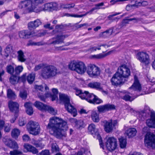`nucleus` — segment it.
<instances>
[{"mask_svg": "<svg viewBox=\"0 0 155 155\" xmlns=\"http://www.w3.org/2000/svg\"><path fill=\"white\" fill-rule=\"evenodd\" d=\"M51 134L58 138H61L64 135V131L67 130V122L61 118L54 116L50 118L47 127Z\"/></svg>", "mask_w": 155, "mask_h": 155, "instance_id": "1", "label": "nucleus"}, {"mask_svg": "<svg viewBox=\"0 0 155 155\" xmlns=\"http://www.w3.org/2000/svg\"><path fill=\"white\" fill-rule=\"evenodd\" d=\"M130 71L129 68L125 65L119 66L117 71L111 79L112 84L117 85L124 83L125 79L127 78L130 75Z\"/></svg>", "mask_w": 155, "mask_h": 155, "instance_id": "2", "label": "nucleus"}, {"mask_svg": "<svg viewBox=\"0 0 155 155\" xmlns=\"http://www.w3.org/2000/svg\"><path fill=\"white\" fill-rule=\"evenodd\" d=\"M43 2V0H26L21 1L20 4L22 8L28 6V8L29 11L38 13L40 12L39 10L41 7L40 5Z\"/></svg>", "mask_w": 155, "mask_h": 155, "instance_id": "3", "label": "nucleus"}, {"mask_svg": "<svg viewBox=\"0 0 155 155\" xmlns=\"http://www.w3.org/2000/svg\"><path fill=\"white\" fill-rule=\"evenodd\" d=\"M68 68L71 70L81 74H84L86 71L85 64L81 61H71L68 64Z\"/></svg>", "mask_w": 155, "mask_h": 155, "instance_id": "4", "label": "nucleus"}, {"mask_svg": "<svg viewBox=\"0 0 155 155\" xmlns=\"http://www.w3.org/2000/svg\"><path fill=\"white\" fill-rule=\"evenodd\" d=\"M57 73L56 67L53 65H48L45 67L42 70L41 75L45 78H48L55 76Z\"/></svg>", "mask_w": 155, "mask_h": 155, "instance_id": "5", "label": "nucleus"}, {"mask_svg": "<svg viewBox=\"0 0 155 155\" xmlns=\"http://www.w3.org/2000/svg\"><path fill=\"white\" fill-rule=\"evenodd\" d=\"M35 87L38 92V95L41 100L44 101L46 98L51 96V94L49 93V88L46 85H45V88L41 85H36Z\"/></svg>", "mask_w": 155, "mask_h": 155, "instance_id": "6", "label": "nucleus"}, {"mask_svg": "<svg viewBox=\"0 0 155 155\" xmlns=\"http://www.w3.org/2000/svg\"><path fill=\"white\" fill-rule=\"evenodd\" d=\"M26 126L27 130L30 134L36 135L39 134L41 129L38 122L31 120L28 123Z\"/></svg>", "mask_w": 155, "mask_h": 155, "instance_id": "7", "label": "nucleus"}, {"mask_svg": "<svg viewBox=\"0 0 155 155\" xmlns=\"http://www.w3.org/2000/svg\"><path fill=\"white\" fill-rule=\"evenodd\" d=\"M86 71L89 77L92 78H96L100 74L99 68L93 64H89L88 65Z\"/></svg>", "mask_w": 155, "mask_h": 155, "instance_id": "8", "label": "nucleus"}, {"mask_svg": "<svg viewBox=\"0 0 155 155\" xmlns=\"http://www.w3.org/2000/svg\"><path fill=\"white\" fill-rule=\"evenodd\" d=\"M144 144L148 148H155V135L151 132H147L145 136Z\"/></svg>", "mask_w": 155, "mask_h": 155, "instance_id": "9", "label": "nucleus"}, {"mask_svg": "<svg viewBox=\"0 0 155 155\" xmlns=\"http://www.w3.org/2000/svg\"><path fill=\"white\" fill-rule=\"evenodd\" d=\"M105 145L107 149L109 151L115 150L117 146V140L113 137H108L106 138Z\"/></svg>", "mask_w": 155, "mask_h": 155, "instance_id": "10", "label": "nucleus"}, {"mask_svg": "<svg viewBox=\"0 0 155 155\" xmlns=\"http://www.w3.org/2000/svg\"><path fill=\"white\" fill-rule=\"evenodd\" d=\"M136 56L137 59L141 63L145 65H147L150 63L149 56L146 52L139 51L137 54Z\"/></svg>", "mask_w": 155, "mask_h": 155, "instance_id": "11", "label": "nucleus"}, {"mask_svg": "<svg viewBox=\"0 0 155 155\" xmlns=\"http://www.w3.org/2000/svg\"><path fill=\"white\" fill-rule=\"evenodd\" d=\"M103 123L104 124V130L107 133H110L112 131L114 127L116 126L117 124V122L116 120H110L108 121L104 120L103 121Z\"/></svg>", "mask_w": 155, "mask_h": 155, "instance_id": "12", "label": "nucleus"}, {"mask_svg": "<svg viewBox=\"0 0 155 155\" xmlns=\"http://www.w3.org/2000/svg\"><path fill=\"white\" fill-rule=\"evenodd\" d=\"M59 100L61 102L64 104L65 109H68L69 111H71L69 109V107H72V106L70 104V98L66 95L63 94H59Z\"/></svg>", "mask_w": 155, "mask_h": 155, "instance_id": "13", "label": "nucleus"}, {"mask_svg": "<svg viewBox=\"0 0 155 155\" xmlns=\"http://www.w3.org/2000/svg\"><path fill=\"white\" fill-rule=\"evenodd\" d=\"M115 107L113 104H109L99 106L97 107L98 111L100 113H104L106 111L114 109Z\"/></svg>", "mask_w": 155, "mask_h": 155, "instance_id": "14", "label": "nucleus"}, {"mask_svg": "<svg viewBox=\"0 0 155 155\" xmlns=\"http://www.w3.org/2000/svg\"><path fill=\"white\" fill-rule=\"evenodd\" d=\"M57 3L55 2L47 3L42 5L41 8L39 9V10L40 11V12L45 10L51 11L57 8Z\"/></svg>", "mask_w": 155, "mask_h": 155, "instance_id": "15", "label": "nucleus"}, {"mask_svg": "<svg viewBox=\"0 0 155 155\" xmlns=\"http://www.w3.org/2000/svg\"><path fill=\"white\" fill-rule=\"evenodd\" d=\"M20 37L23 38H28L31 37L38 35L36 31L34 30L31 31L23 30L21 32Z\"/></svg>", "mask_w": 155, "mask_h": 155, "instance_id": "16", "label": "nucleus"}, {"mask_svg": "<svg viewBox=\"0 0 155 155\" xmlns=\"http://www.w3.org/2000/svg\"><path fill=\"white\" fill-rule=\"evenodd\" d=\"M134 81L132 86L129 87L130 89H133L134 91H140L141 89V85L136 75L134 76Z\"/></svg>", "mask_w": 155, "mask_h": 155, "instance_id": "17", "label": "nucleus"}, {"mask_svg": "<svg viewBox=\"0 0 155 155\" xmlns=\"http://www.w3.org/2000/svg\"><path fill=\"white\" fill-rule=\"evenodd\" d=\"M70 121L74 124V127L77 129H81L85 126L83 121L82 120L77 121L76 119L72 118L70 119Z\"/></svg>", "mask_w": 155, "mask_h": 155, "instance_id": "18", "label": "nucleus"}, {"mask_svg": "<svg viewBox=\"0 0 155 155\" xmlns=\"http://www.w3.org/2000/svg\"><path fill=\"white\" fill-rule=\"evenodd\" d=\"M41 22L39 19L30 22L28 24V27L29 30L35 29L41 24Z\"/></svg>", "mask_w": 155, "mask_h": 155, "instance_id": "19", "label": "nucleus"}, {"mask_svg": "<svg viewBox=\"0 0 155 155\" xmlns=\"http://www.w3.org/2000/svg\"><path fill=\"white\" fill-rule=\"evenodd\" d=\"M8 107L12 112L16 113L18 111L19 105L16 102L10 101L8 102Z\"/></svg>", "mask_w": 155, "mask_h": 155, "instance_id": "20", "label": "nucleus"}, {"mask_svg": "<svg viewBox=\"0 0 155 155\" xmlns=\"http://www.w3.org/2000/svg\"><path fill=\"white\" fill-rule=\"evenodd\" d=\"M7 71L9 74L12 75H15L19 73V66L15 67L14 70V68L11 65L7 67Z\"/></svg>", "mask_w": 155, "mask_h": 155, "instance_id": "21", "label": "nucleus"}, {"mask_svg": "<svg viewBox=\"0 0 155 155\" xmlns=\"http://www.w3.org/2000/svg\"><path fill=\"white\" fill-rule=\"evenodd\" d=\"M65 37L62 35L58 36L55 38H54L50 40V44L55 45L62 42Z\"/></svg>", "mask_w": 155, "mask_h": 155, "instance_id": "22", "label": "nucleus"}, {"mask_svg": "<svg viewBox=\"0 0 155 155\" xmlns=\"http://www.w3.org/2000/svg\"><path fill=\"white\" fill-rule=\"evenodd\" d=\"M5 144L8 147L13 149H18V146L16 141L10 139H8L5 142Z\"/></svg>", "mask_w": 155, "mask_h": 155, "instance_id": "23", "label": "nucleus"}, {"mask_svg": "<svg viewBox=\"0 0 155 155\" xmlns=\"http://www.w3.org/2000/svg\"><path fill=\"white\" fill-rule=\"evenodd\" d=\"M146 123L149 127L155 128V113H151L150 119L147 120Z\"/></svg>", "mask_w": 155, "mask_h": 155, "instance_id": "24", "label": "nucleus"}, {"mask_svg": "<svg viewBox=\"0 0 155 155\" xmlns=\"http://www.w3.org/2000/svg\"><path fill=\"white\" fill-rule=\"evenodd\" d=\"M137 132V131L134 128H130L126 130L125 134L128 138L132 137L135 136Z\"/></svg>", "mask_w": 155, "mask_h": 155, "instance_id": "25", "label": "nucleus"}, {"mask_svg": "<svg viewBox=\"0 0 155 155\" xmlns=\"http://www.w3.org/2000/svg\"><path fill=\"white\" fill-rule=\"evenodd\" d=\"M91 103L99 104L103 102L102 101L93 94L90 97V99H88Z\"/></svg>", "mask_w": 155, "mask_h": 155, "instance_id": "26", "label": "nucleus"}, {"mask_svg": "<svg viewBox=\"0 0 155 155\" xmlns=\"http://www.w3.org/2000/svg\"><path fill=\"white\" fill-rule=\"evenodd\" d=\"M24 149L28 151L32 152L33 154H37L38 150L35 147L28 144H25L24 145Z\"/></svg>", "mask_w": 155, "mask_h": 155, "instance_id": "27", "label": "nucleus"}, {"mask_svg": "<svg viewBox=\"0 0 155 155\" xmlns=\"http://www.w3.org/2000/svg\"><path fill=\"white\" fill-rule=\"evenodd\" d=\"M106 47H108L106 45H99L97 47L91 46L87 50V51L89 52H92L96 51L97 50L104 49V48H105Z\"/></svg>", "mask_w": 155, "mask_h": 155, "instance_id": "28", "label": "nucleus"}, {"mask_svg": "<svg viewBox=\"0 0 155 155\" xmlns=\"http://www.w3.org/2000/svg\"><path fill=\"white\" fill-rule=\"evenodd\" d=\"M92 120L95 122H98L100 120L99 114L95 111H92L91 113Z\"/></svg>", "mask_w": 155, "mask_h": 155, "instance_id": "29", "label": "nucleus"}, {"mask_svg": "<svg viewBox=\"0 0 155 155\" xmlns=\"http://www.w3.org/2000/svg\"><path fill=\"white\" fill-rule=\"evenodd\" d=\"M19 79V73L15 75H12L10 79V82L12 84H17Z\"/></svg>", "mask_w": 155, "mask_h": 155, "instance_id": "30", "label": "nucleus"}, {"mask_svg": "<svg viewBox=\"0 0 155 155\" xmlns=\"http://www.w3.org/2000/svg\"><path fill=\"white\" fill-rule=\"evenodd\" d=\"M88 87L98 90H102V87L100 83L97 82H94L89 83L88 84Z\"/></svg>", "mask_w": 155, "mask_h": 155, "instance_id": "31", "label": "nucleus"}, {"mask_svg": "<svg viewBox=\"0 0 155 155\" xmlns=\"http://www.w3.org/2000/svg\"><path fill=\"white\" fill-rule=\"evenodd\" d=\"M92 94H90L87 91H85L84 92H82L81 94L80 97L82 99H85L89 102V101L88 99H90V97Z\"/></svg>", "mask_w": 155, "mask_h": 155, "instance_id": "32", "label": "nucleus"}, {"mask_svg": "<svg viewBox=\"0 0 155 155\" xmlns=\"http://www.w3.org/2000/svg\"><path fill=\"white\" fill-rule=\"evenodd\" d=\"M109 53H107L106 54L100 53L96 55H92L90 56V58L92 59H98L104 58L109 54Z\"/></svg>", "mask_w": 155, "mask_h": 155, "instance_id": "33", "label": "nucleus"}, {"mask_svg": "<svg viewBox=\"0 0 155 155\" xmlns=\"http://www.w3.org/2000/svg\"><path fill=\"white\" fill-rule=\"evenodd\" d=\"M34 105L38 109L43 110H45L46 105L38 101H36L34 104Z\"/></svg>", "mask_w": 155, "mask_h": 155, "instance_id": "34", "label": "nucleus"}, {"mask_svg": "<svg viewBox=\"0 0 155 155\" xmlns=\"http://www.w3.org/2000/svg\"><path fill=\"white\" fill-rule=\"evenodd\" d=\"M88 129V131L91 134H94L97 130L96 126L93 124H91L89 125Z\"/></svg>", "mask_w": 155, "mask_h": 155, "instance_id": "35", "label": "nucleus"}, {"mask_svg": "<svg viewBox=\"0 0 155 155\" xmlns=\"http://www.w3.org/2000/svg\"><path fill=\"white\" fill-rule=\"evenodd\" d=\"M120 147L121 148H124L126 147L127 142L126 139L121 137L119 139Z\"/></svg>", "mask_w": 155, "mask_h": 155, "instance_id": "36", "label": "nucleus"}, {"mask_svg": "<svg viewBox=\"0 0 155 155\" xmlns=\"http://www.w3.org/2000/svg\"><path fill=\"white\" fill-rule=\"evenodd\" d=\"M52 91L53 94L51 95V96L49 97H51V100L54 101L56 99H58V91L56 89L53 88Z\"/></svg>", "mask_w": 155, "mask_h": 155, "instance_id": "37", "label": "nucleus"}, {"mask_svg": "<svg viewBox=\"0 0 155 155\" xmlns=\"http://www.w3.org/2000/svg\"><path fill=\"white\" fill-rule=\"evenodd\" d=\"M45 108V110H47L51 114L53 115H55L56 114L57 110H54L52 107L46 105Z\"/></svg>", "mask_w": 155, "mask_h": 155, "instance_id": "38", "label": "nucleus"}, {"mask_svg": "<svg viewBox=\"0 0 155 155\" xmlns=\"http://www.w3.org/2000/svg\"><path fill=\"white\" fill-rule=\"evenodd\" d=\"M35 74H30L28 75L27 77L28 82L30 84H31L34 81L35 79Z\"/></svg>", "mask_w": 155, "mask_h": 155, "instance_id": "39", "label": "nucleus"}, {"mask_svg": "<svg viewBox=\"0 0 155 155\" xmlns=\"http://www.w3.org/2000/svg\"><path fill=\"white\" fill-rule=\"evenodd\" d=\"M19 134V131L18 129L15 128L12 131V136L13 138L16 139L18 138Z\"/></svg>", "mask_w": 155, "mask_h": 155, "instance_id": "40", "label": "nucleus"}, {"mask_svg": "<svg viewBox=\"0 0 155 155\" xmlns=\"http://www.w3.org/2000/svg\"><path fill=\"white\" fill-rule=\"evenodd\" d=\"M70 104L72 106V107H69L68 108L69 109H70L71 111H69L67 109H66L68 112L72 114L74 117H75L76 115L77 114L76 110L70 103Z\"/></svg>", "mask_w": 155, "mask_h": 155, "instance_id": "41", "label": "nucleus"}, {"mask_svg": "<svg viewBox=\"0 0 155 155\" xmlns=\"http://www.w3.org/2000/svg\"><path fill=\"white\" fill-rule=\"evenodd\" d=\"M7 96L8 98L11 99L15 98L16 96L15 93L11 89L8 90Z\"/></svg>", "mask_w": 155, "mask_h": 155, "instance_id": "42", "label": "nucleus"}, {"mask_svg": "<svg viewBox=\"0 0 155 155\" xmlns=\"http://www.w3.org/2000/svg\"><path fill=\"white\" fill-rule=\"evenodd\" d=\"M32 144L36 147H40L41 148H42L44 147V145L40 141L33 140L32 142Z\"/></svg>", "mask_w": 155, "mask_h": 155, "instance_id": "43", "label": "nucleus"}, {"mask_svg": "<svg viewBox=\"0 0 155 155\" xmlns=\"http://www.w3.org/2000/svg\"><path fill=\"white\" fill-rule=\"evenodd\" d=\"M45 44L43 42H35L31 41H29L27 44L28 45H38L40 46L43 45Z\"/></svg>", "mask_w": 155, "mask_h": 155, "instance_id": "44", "label": "nucleus"}, {"mask_svg": "<svg viewBox=\"0 0 155 155\" xmlns=\"http://www.w3.org/2000/svg\"><path fill=\"white\" fill-rule=\"evenodd\" d=\"M5 50L7 54L5 56L7 57L12 52V48L10 45L8 46Z\"/></svg>", "mask_w": 155, "mask_h": 155, "instance_id": "45", "label": "nucleus"}, {"mask_svg": "<svg viewBox=\"0 0 155 155\" xmlns=\"http://www.w3.org/2000/svg\"><path fill=\"white\" fill-rule=\"evenodd\" d=\"M25 107L27 109L26 113L29 115L32 114L33 112V111L32 107L29 106V107L27 106V105L26 104L25 105Z\"/></svg>", "mask_w": 155, "mask_h": 155, "instance_id": "46", "label": "nucleus"}, {"mask_svg": "<svg viewBox=\"0 0 155 155\" xmlns=\"http://www.w3.org/2000/svg\"><path fill=\"white\" fill-rule=\"evenodd\" d=\"M103 34L104 36H109L111 35H113L112 32L111 31V29H109L108 30H107L105 31L103 33Z\"/></svg>", "mask_w": 155, "mask_h": 155, "instance_id": "47", "label": "nucleus"}, {"mask_svg": "<svg viewBox=\"0 0 155 155\" xmlns=\"http://www.w3.org/2000/svg\"><path fill=\"white\" fill-rule=\"evenodd\" d=\"M26 58L24 54V53L21 50H20V61L24 62L26 60Z\"/></svg>", "mask_w": 155, "mask_h": 155, "instance_id": "48", "label": "nucleus"}, {"mask_svg": "<svg viewBox=\"0 0 155 155\" xmlns=\"http://www.w3.org/2000/svg\"><path fill=\"white\" fill-rule=\"evenodd\" d=\"M123 99L126 101H132L134 100V99L127 94H126L123 97Z\"/></svg>", "mask_w": 155, "mask_h": 155, "instance_id": "49", "label": "nucleus"}, {"mask_svg": "<svg viewBox=\"0 0 155 155\" xmlns=\"http://www.w3.org/2000/svg\"><path fill=\"white\" fill-rule=\"evenodd\" d=\"M27 94L26 91H24L23 92H21L20 94V97L23 99H25L27 97Z\"/></svg>", "mask_w": 155, "mask_h": 155, "instance_id": "50", "label": "nucleus"}, {"mask_svg": "<svg viewBox=\"0 0 155 155\" xmlns=\"http://www.w3.org/2000/svg\"><path fill=\"white\" fill-rule=\"evenodd\" d=\"M75 6V5L74 3H72L70 4H68L65 5L63 7L64 8L66 9H70L71 8H73Z\"/></svg>", "mask_w": 155, "mask_h": 155, "instance_id": "51", "label": "nucleus"}, {"mask_svg": "<svg viewBox=\"0 0 155 155\" xmlns=\"http://www.w3.org/2000/svg\"><path fill=\"white\" fill-rule=\"evenodd\" d=\"M111 29L113 35H115L119 32V29L118 28H114Z\"/></svg>", "mask_w": 155, "mask_h": 155, "instance_id": "52", "label": "nucleus"}, {"mask_svg": "<svg viewBox=\"0 0 155 155\" xmlns=\"http://www.w3.org/2000/svg\"><path fill=\"white\" fill-rule=\"evenodd\" d=\"M94 10H95V9L94 8H93L90 11L86 12V13L85 14H83V15H80L78 16V17H80H80H82L84 16H85L88 14L89 13L90 14H91L92 13V12Z\"/></svg>", "mask_w": 155, "mask_h": 155, "instance_id": "53", "label": "nucleus"}, {"mask_svg": "<svg viewBox=\"0 0 155 155\" xmlns=\"http://www.w3.org/2000/svg\"><path fill=\"white\" fill-rule=\"evenodd\" d=\"M9 154L10 155H18L19 154V151L17 150L11 151L10 152Z\"/></svg>", "mask_w": 155, "mask_h": 155, "instance_id": "54", "label": "nucleus"}, {"mask_svg": "<svg viewBox=\"0 0 155 155\" xmlns=\"http://www.w3.org/2000/svg\"><path fill=\"white\" fill-rule=\"evenodd\" d=\"M52 149L53 152L58 151V147L56 144H53L52 145Z\"/></svg>", "mask_w": 155, "mask_h": 155, "instance_id": "55", "label": "nucleus"}, {"mask_svg": "<svg viewBox=\"0 0 155 155\" xmlns=\"http://www.w3.org/2000/svg\"><path fill=\"white\" fill-rule=\"evenodd\" d=\"M104 5V3L101 2L98 4H96L95 5V7H94V8L95 10L98 9L100 8V7L103 6Z\"/></svg>", "mask_w": 155, "mask_h": 155, "instance_id": "56", "label": "nucleus"}, {"mask_svg": "<svg viewBox=\"0 0 155 155\" xmlns=\"http://www.w3.org/2000/svg\"><path fill=\"white\" fill-rule=\"evenodd\" d=\"M23 140L25 141H28L30 140V138L28 135L25 134L22 137Z\"/></svg>", "mask_w": 155, "mask_h": 155, "instance_id": "57", "label": "nucleus"}, {"mask_svg": "<svg viewBox=\"0 0 155 155\" xmlns=\"http://www.w3.org/2000/svg\"><path fill=\"white\" fill-rule=\"evenodd\" d=\"M39 154L40 155H50L49 151L48 150L42 151Z\"/></svg>", "mask_w": 155, "mask_h": 155, "instance_id": "58", "label": "nucleus"}, {"mask_svg": "<svg viewBox=\"0 0 155 155\" xmlns=\"http://www.w3.org/2000/svg\"><path fill=\"white\" fill-rule=\"evenodd\" d=\"M43 64H40L35 66V71L40 70L41 68H43Z\"/></svg>", "mask_w": 155, "mask_h": 155, "instance_id": "59", "label": "nucleus"}, {"mask_svg": "<svg viewBox=\"0 0 155 155\" xmlns=\"http://www.w3.org/2000/svg\"><path fill=\"white\" fill-rule=\"evenodd\" d=\"M65 15L66 16H71L72 17H77V18H80V17H78V16L80 15H74V14H71L68 13H65Z\"/></svg>", "mask_w": 155, "mask_h": 155, "instance_id": "60", "label": "nucleus"}, {"mask_svg": "<svg viewBox=\"0 0 155 155\" xmlns=\"http://www.w3.org/2000/svg\"><path fill=\"white\" fill-rule=\"evenodd\" d=\"M88 25V24L87 23H85L83 24H81L79 25H77L75 26V27L77 28H80L84 26Z\"/></svg>", "mask_w": 155, "mask_h": 155, "instance_id": "61", "label": "nucleus"}, {"mask_svg": "<svg viewBox=\"0 0 155 155\" xmlns=\"http://www.w3.org/2000/svg\"><path fill=\"white\" fill-rule=\"evenodd\" d=\"M4 71L2 68H0V81H2V76L4 74Z\"/></svg>", "mask_w": 155, "mask_h": 155, "instance_id": "62", "label": "nucleus"}, {"mask_svg": "<svg viewBox=\"0 0 155 155\" xmlns=\"http://www.w3.org/2000/svg\"><path fill=\"white\" fill-rule=\"evenodd\" d=\"M97 137L98 139L100 142V144L101 147L103 146V143L102 141L101 138L99 135H97Z\"/></svg>", "mask_w": 155, "mask_h": 155, "instance_id": "63", "label": "nucleus"}, {"mask_svg": "<svg viewBox=\"0 0 155 155\" xmlns=\"http://www.w3.org/2000/svg\"><path fill=\"white\" fill-rule=\"evenodd\" d=\"M76 94L77 95H78L80 97L81 94L82 93V91L79 89H76Z\"/></svg>", "mask_w": 155, "mask_h": 155, "instance_id": "64", "label": "nucleus"}]
</instances>
